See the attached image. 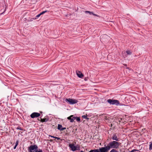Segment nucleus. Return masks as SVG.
Instances as JSON below:
<instances>
[{"mask_svg": "<svg viewBox=\"0 0 152 152\" xmlns=\"http://www.w3.org/2000/svg\"><path fill=\"white\" fill-rule=\"evenodd\" d=\"M120 143L118 142L113 141L110 142L107 146L110 150L111 148L118 149L119 148Z\"/></svg>", "mask_w": 152, "mask_h": 152, "instance_id": "1", "label": "nucleus"}, {"mask_svg": "<svg viewBox=\"0 0 152 152\" xmlns=\"http://www.w3.org/2000/svg\"><path fill=\"white\" fill-rule=\"evenodd\" d=\"M28 152H38L39 151L38 146L36 145H30L28 147Z\"/></svg>", "mask_w": 152, "mask_h": 152, "instance_id": "2", "label": "nucleus"}, {"mask_svg": "<svg viewBox=\"0 0 152 152\" xmlns=\"http://www.w3.org/2000/svg\"><path fill=\"white\" fill-rule=\"evenodd\" d=\"M107 102L111 104L116 105H120V102L118 100L109 99L107 100Z\"/></svg>", "mask_w": 152, "mask_h": 152, "instance_id": "3", "label": "nucleus"}, {"mask_svg": "<svg viewBox=\"0 0 152 152\" xmlns=\"http://www.w3.org/2000/svg\"><path fill=\"white\" fill-rule=\"evenodd\" d=\"M66 102L69 103L70 104H73L77 103L78 101L75 99H72L70 98L66 99L65 100Z\"/></svg>", "mask_w": 152, "mask_h": 152, "instance_id": "4", "label": "nucleus"}, {"mask_svg": "<svg viewBox=\"0 0 152 152\" xmlns=\"http://www.w3.org/2000/svg\"><path fill=\"white\" fill-rule=\"evenodd\" d=\"M104 147H102L98 149L99 152H107L110 150L107 145H104Z\"/></svg>", "mask_w": 152, "mask_h": 152, "instance_id": "5", "label": "nucleus"}, {"mask_svg": "<svg viewBox=\"0 0 152 152\" xmlns=\"http://www.w3.org/2000/svg\"><path fill=\"white\" fill-rule=\"evenodd\" d=\"M109 37L106 34H104L101 37L100 40L102 42H104L108 41Z\"/></svg>", "mask_w": 152, "mask_h": 152, "instance_id": "6", "label": "nucleus"}, {"mask_svg": "<svg viewBox=\"0 0 152 152\" xmlns=\"http://www.w3.org/2000/svg\"><path fill=\"white\" fill-rule=\"evenodd\" d=\"M69 146L73 151H75L77 150H79V147H78L77 146H75L74 144H69Z\"/></svg>", "mask_w": 152, "mask_h": 152, "instance_id": "7", "label": "nucleus"}, {"mask_svg": "<svg viewBox=\"0 0 152 152\" xmlns=\"http://www.w3.org/2000/svg\"><path fill=\"white\" fill-rule=\"evenodd\" d=\"M40 114L39 113L37 112H34L30 115V117L31 118H38L40 116Z\"/></svg>", "mask_w": 152, "mask_h": 152, "instance_id": "8", "label": "nucleus"}, {"mask_svg": "<svg viewBox=\"0 0 152 152\" xmlns=\"http://www.w3.org/2000/svg\"><path fill=\"white\" fill-rule=\"evenodd\" d=\"M117 134L115 133L113 134V136L111 137V139L113 140H115V141H119V138L117 137Z\"/></svg>", "mask_w": 152, "mask_h": 152, "instance_id": "9", "label": "nucleus"}, {"mask_svg": "<svg viewBox=\"0 0 152 152\" xmlns=\"http://www.w3.org/2000/svg\"><path fill=\"white\" fill-rule=\"evenodd\" d=\"M76 74L78 77L80 78H82L83 77V75L80 71H76Z\"/></svg>", "mask_w": 152, "mask_h": 152, "instance_id": "10", "label": "nucleus"}, {"mask_svg": "<svg viewBox=\"0 0 152 152\" xmlns=\"http://www.w3.org/2000/svg\"><path fill=\"white\" fill-rule=\"evenodd\" d=\"M39 121H40L41 122H47L49 120V118H40V120L38 119Z\"/></svg>", "mask_w": 152, "mask_h": 152, "instance_id": "11", "label": "nucleus"}, {"mask_svg": "<svg viewBox=\"0 0 152 152\" xmlns=\"http://www.w3.org/2000/svg\"><path fill=\"white\" fill-rule=\"evenodd\" d=\"M73 116V115H71L70 116L68 117L67 118L69 120H70V122H73V120L72 119V117Z\"/></svg>", "mask_w": 152, "mask_h": 152, "instance_id": "12", "label": "nucleus"}, {"mask_svg": "<svg viewBox=\"0 0 152 152\" xmlns=\"http://www.w3.org/2000/svg\"><path fill=\"white\" fill-rule=\"evenodd\" d=\"M88 152H99V150L97 149H95L93 150H91L89 151Z\"/></svg>", "mask_w": 152, "mask_h": 152, "instance_id": "13", "label": "nucleus"}, {"mask_svg": "<svg viewBox=\"0 0 152 152\" xmlns=\"http://www.w3.org/2000/svg\"><path fill=\"white\" fill-rule=\"evenodd\" d=\"M62 127V126L61 125L58 124V129L59 130H60L61 131V129Z\"/></svg>", "mask_w": 152, "mask_h": 152, "instance_id": "14", "label": "nucleus"}, {"mask_svg": "<svg viewBox=\"0 0 152 152\" xmlns=\"http://www.w3.org/2000/svg\"><path fill=\"white\" fill-rule=\"evenodd\" d=\"M89 14H90V15H92L95 16H97V17H98L99 16L97 15L94 14L93 12H90V13H89Z\"/></svg>", "mask_w": 152, "mask_h": 152, "instance_id": "15", "label": "nucleus"}, {"mask_svg": "<svg viewBox=\"0 0 152 152\" xmlns=\"http://www.w3.org/2000/svg\"><path fill=\"white\" fill-rule=\"evenodd\" d=\"M41 15H40V13L37 15V16H36V17L35 18H33V20H35L37 19Z\"/></svg>", "mask_w": 152, "mask_h": 152, "instance_id": "16", "label": "nucleus"}, {"mask_svg": "<svg viewBox=\"0 0 152 152\" xmlns=\"http://www.w3.org/2000/svg\"><path fill=\"white\" fill-rule=\"evenodd\" d=\"M82 117L86 119L88 121L89 119V118H87V115H83L82 116Z\"/></svg>", "mask_w": 152, "mask_h": 152, "instance_id": "17", "label": "nucleus"}, {"mask_svg": "<svg viewBox=\"0 0 152 152\" xmlns=\"http://www.w3.org/2000/svg\"><path fill=\"white\" fill-rule=\"evenodd\" d=\"M18 141L17 140L16 142L15 145V146H14V149H16V147L17 146V145L18 144Z\"/></svg>", "mask_w": 152, "mask_h": 152, "instance_id": "18", "label": "nucleus"}, {"mask_svg": "<svg viewBox=\"0 0 152 152\" xmlns=\"http://www.w3.org/2000/svg\"><path fill=\"white\" fill-rule=\"evenodd\" d=\"M126 52L128 55H131L132 53V52L129 50L126 51Z\"/></svg>", "mask_w": 152, "mask_h": 152, "instance_id": "19", "label": "nucleus"}, {"mask_svg": "<svg viewBox=\"0 0 152 152\" xmlns=\"http://www.w3.org/2000/svg\"><path fill=\"white\" fill-rule=\"evenodd\" d=\"M76 119L77 122H80V118L79 117H76Z\"/></svg>", "mask_w": 152, "mask_h": 152, "instance_id": "20", "label": "nucleus"}, {"mask_svg": "<svg viewBox=\"0 0 152 152\" xmlns=\"http://www.w3.org/2000/svg\"><path fill=\"white\" fill-rule=\"evenodd\" d=\"M48 12V11L47 10H45V11H42V12H41L40 13V14L41 15H43V14H44L45 13H46V12Z\"/></svg>", "mask_w": 152, "mask_h": 152, "instance_id": "21", "label": "nucleus"}, {"mask_svg": "<svg viewBox=\"0 0 152 152\" xmlns=\"http://www.w3.org/2000/svg\"><path fill=\"white\" fill-rule=\"evenodd\" d=\"M110 152H118V151L116 150L115 149H113Z\"/></svg>", "mask_w": 152, "mask_h": 152, "instance_id": "22", "label": "nucleus"}, {"mask_svg": "<svg viewBox=\"0 0 152 152\" xmlns=\"http://www.w3.org/2000/svg\"><path fill=\"white\" fill-rule=\"evenodd\" d=\"M16 129H19L21 130H23V129L21 128L19 126H18V127H17Z\"/></svg>", "mask_w": 152, "mask_h": 152, "instance_id": "23", "label": "nucleus"}, {"mask_svg": "<svg viewBox=\"0 0 152 152\" xmlns=\"http://www.w3.org/2000/svg\"><path fill=\"white\" fill-rule=\"evenodd\" d=\"M138 151V150H137L133 149L131 151H130V152H134V151Z\"/></svg>", "mask_w": 152, "mask_h": 152, "instance_id": "24", "label": "nucleus"}, {"mask_svg": "<svg viewBox=\"0 0 152 152\" xmlns=\"http://www.w3.org/2000/svg\"><path fill=\"white\" fill-rule=\"evenodd\" d=\"M72 118V119L73 120V121H74V120L75 119H76V117H74L73 116V117Z\"/></svg>", "mask_w": 152, "mask_h": 152, "instance_id": "25", "label": "nucleus"}, {"mask_svg": "<svg viewBox=\"0 0 152 152\" xmlns=\"http://www.w3.org/2000/svg\"><path fill=\"white\" fill-rule=\"evenodd\" d=\"M66 129V127H64V128H63L62 127V128H61V131H63L65 129Z\"/></svg>", "mask_w": 152, "mask_h": 152, "instance_id": "26", "label": "nucleus"}, {"mask_svg": "<svg viewBox=\"0 0 152 152\" xmlns=\"http://www.w3.org/2000/svg\"><path fill=\"white\" fill-rule=\"evenodd\" d=\"M90 11H85V13H90Z\"/></svg>", "mask_w": 152, "mask_h": 152, "instance_id": "27", "label": "nucleus"}, {"mask_svg": "<svg viewBox=\"0 0 152 152\" xmlns=\"http://www.w3.org/2000/svg\"><path fill=\"white\" fill-rule=\"evenodd\" d=\"M55 139H56L57 140H58L60 139V138L58 137H56Z\"/></svg>", "mask_w": 152, "mask_h": 152, "instance_id": "28", "label": "nucleus"}, {"mask_svg": "<svg viewBox=\"0 0 152 152\" xmlns=\"http://www.w3.org/2000/svg\"><path fill=\"white\" fill-rule=\"evenodd\" d=\"M49 137H53V138H56V137L54 136H52V135H49Z\"/></svg>", "mask_w": 152, "mask_h": 152, "instance_id": "29", "label": "nucleus"}, {"mask_svg": "<svg viewBox=\"0 0 152 152\" xmlns=\"http://www.w3.org/2000/svg\"><path fill=\"white\" fill-rule=\"evenodd\" d=\"M50 142H52L53 141V140H50Z\"/></svg>", "mask_w": 152, "mask_h": 152, "instance_id": "30", "label": "nucleus"}, {"mask_svg": "<svg viewBox=\"0 0 152 152\" xmlns=\"http://www.w3.org/2000/svg\"><path fill=\"white\" fill-rule=\"evenodd\" d=\"M84 80H85V81H86V80H87V79H86V78H85Z\"/></svg>", "mask_w": 152, "mask_h": 152, "instance_id": "31", "label": "nucleus"}, {"mask_svg": "<svg viewBox=\"0 0 152 152\" xmlns=\"http://www.w3.org/2000/svg\"><path fill=\"white\" fill-rule=\"evenodd\" d=\"M33 19V18H31V20H32Z\"/></svg>", "mask_w": 152, "mask_h": 152, "instance_id": "32", "label": "nucleus"}, {"mask_svg": "<svg viewBox=\"0 0 152 152\" xmlns=\"http://www.w3.org/2000/svg\"><path fill=\"white\" fill-rule=\"evenodd\" d=\"M80 152H84L83 151H80Z\"/></svg>", "mask_w": 152, "mask_h": 152, "instance_id": "33", "label": "nucleus"}, {"mask_svg": "<svg viewBox=\"0 0 152 152\" xmlns=\"http://www.w3.org/2000/svg\"><path fill=\"white\" fill-rule=\"evenodd\" d=\"M40 113H42V112H40Z\"/></svg>", "mask_w": 152, "mask_h": 152, "instance_id": "34", "label": "nucleus"}, {"mask_svg": "<svg viewBox=\"0 0 152 152\" xmlns=\"http://www.w3.org/2000/svg\"><path fill=\"white\" fill-rule=\"evenodd\" d=\"M111 126H112V124H111Z\"/></svg>", "mask_w": 152, "mask_h": 152, "instance_id": "35", "label": "nucleus"}, {"mask_svg": "<svg viewBox=\"0 0 152 152\" xmlns=\"http://www.w3.org/2000/svg\"><path fill=\"white\" fill-rule=\"evenodd\" d=\"M139 152H140V151H139Z\"/></svg>", "mask_w": 152, "mask_h": 152, "instance_id": "36", "label": "nucleus"}]
</instances>
